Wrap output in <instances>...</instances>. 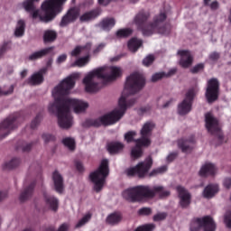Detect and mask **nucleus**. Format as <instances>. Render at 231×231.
Instances as JSON below:
<instances>
[{"label":"nucleus","mask_w":231,"mask_h":231,"mask_svg":"<svg viewBox=\"0 0 231 231\" xmlns=\"http://www.w3.org/2000/svg\"><path fill=\"white\" fill-rule=\"evenodd\" d=\"M144 85L145 80L142 74L137 72L131 74L126 79L125 89L118 101L117 107L97 119L88 120V125L99 127V125H113L114 124H116V122H119L122 116H124L126 109L132 107L136 102V99L131 98L130 96L140 91Z\"/></svg>","instance_id":"obj_1"},{"label":"nucleus","mask_w":231,"mask_h":231,"mask_svg":"<svg viewBox=\"0 0 231 231\" xmlns=\"http://www.w3.org/2000/svg\"><path fill=\"white\" fill-rule=\"evenodd\" d=\"M79 76L80 73L79 72L69 75L52 90L54 102L50 103L48 109L52 114L57 113L58 124L61 129H70L74 121L70 112L69 111V107L65 106L63 102L59 100V97L60 95L69 94L70 90L75 87L76 79H79Z\"/></svg>","instance_id":"obj_2"},{"label":"nucleus","mask_w":231,"mask_h":231,"mask_svg":"<svg viewBox=\"0 0 231 231\" xmlns=\"http://www.w3.org/2000/svg\"><path fill=\"white\" fill-rule=\"evenodd\" d=\"M123 75V69L117 66H103L88 72L82 83L88 93H96L100 89L98 79L113 81Z\"/></svg>","instance_id":"obj_3"},{"label":"nucleus","mask_w":231,"mask_h":231,"mask_svg":"<svg viewBox=\"0 0 231 231\" xmlns=\"http://www.w3.org/2000/svg\"><path fill=\"white\" fill-rule=\"evenodd\" d=\"M40 0H26L23 3V8L32 14L33 19H40L43 23L52 21L63 10V4L67 0H46L42 5V12L36 10L35 2Z\"/></svg>","instance_id":"obj_4"},{"label":"nucleus","mask_w":231,"mask_h":231,"mask_svg":"<svg viewBox=\"0 0 231 231\" xmlns=\"http://www.w3.org/2000/svg\"><path fill=\"white\" fill-rule=\"evenodd\" d=\"M170 190L166 189L162 185L150 186H136L125 189L123 192V198L129 202H142L145 199H152L156 195L164 199L169 197Z\"/></svg>","instance_id":"obj_5"},{"label":"nucleus","mask_w":231,"mask_h":231,"mask_svg":"<svg viewBox=\"0 0 231 231\" xmlns=\"http://www.w3.org/2000/svg\"><path fill=\"white\" fill-rule=\"evenodd\" d=\"M109 175V162L106 159H103L99 164V167L90 173L89 179L94 184V189L96 192H100L106 185V180Z\"/></svg>","instance_id":"obj_6"},{"label":"nucleus","mask_w":231,"mask_h":231,"mask_svg":"<svg viewBox=\"0 0 231 231\" xmlns=\"http://www.w3.org/2000/svg\"><path fill=\"white\" fill-rule=\"evenodd\" d=\"M155 125L152 122L145 123L141 129V138L135 141V147L132 149L133 158H141L143 156L142 147H149L151 145L150 136L153 131Z\"/></svg>","instance_id":"obj_7"},{"label":"nucleus","mask_w":231,"mask_h":231,"mask_svg":"<svg viewBox=\"0 0 231 231\" xmlns=\"http://www.w3.org/2000/svg\"><path fill=\"white\" fill-rule=\"evenodd\" d=\"M166 19L165 14H161L155 16L152 23H148L142 28L143 34L144 36H150L153 33L159 32L166 34L170 32L169 26H162V23Z\"/></svg>","instance_id":"obj_8"},{"label":"nucleus","mask_w":231,"mask_h":231,"mask_svg":"<svg viewBox=\"0 0 231 231\" xmlns=\"http://www.w3.org/2000/svg\"><path fill=\"white\" fill-rule=\"evenodd\" d=\"M153 161L152 157H147L144 161L140 162L135 167H131L126 170L128 177H138L143 179L149 175V171L152 169Z\"/></svg>","instance_id":"obj_9"},{"label":"nucleus","mask_w":231,"mask_h":231,"mask_svg":"<svg viewBox=\"0 0 231 231\" xmlns=\"http://www.w3.org/2000/svg\"><path fill=\"white\" fill-rule=\"evenodd\" d=\"M64 96L66 95H60L59 97V101L62 102L65 107H69V109H73L74 113L80 115L81 113H85L87 108L89 107L88 103L84 100L77 98H65Z\"/></svg>","instance_id":"obj_10"},{"label":"nucleus","mask_w":231,"mask_h":231,"mask_svg":"<svg viewBox=\"0 0 231 231\" xmlns=\"http://www.w3.org/2000/svg\"><path fill=\"white\" fill-rule=\"evenodd\" d=\"M200 228H204V231H216V224L213 218L206 216L191 222L190 231H199Z\"/></svg>","instance_id":"obj_11"},{"label":"nucleus","mask_w":231,"mask_h":231,"mask_svg":"<svg viewBox=\"0 0 231 231\" xmlns=\"http://www.w3.org/2000/svg\"><path fill=\"white\" fill-rule=\"evenodd\" d=\"M17 115L13 114L0 124V140L6 138L16 127Z\"/></svg>","instance_id":"obj_12"},{"label":"nucleus","mask_w":231,"mask_h":231,"mask_svg":"<svg viewBox=\"0 0 231 231\" xmlns=\"http://www.w3.org/2000/svg\"><path fill=\"white\" fill-rule=\"evenodd\" d=\"M198 90L196 89H189L185 97V99L178 106V113L179 115L184 116L190 113L192 107V101Z\"/></svg>","instance_id":"obj_13"},{"label":"nucleus","mask_w":231,"mask_h":231,"mask_svg":"<svg viewBox=\"0 0 231 231\" xmlns=\"http://www.w3.org/2000/svg\"><path fill=\"white\" fill-rule=\"evenodd\" d=\"M219 82L217 79H211L208 81V88H206V99L208 103L212 104L218 97Z\"/></svg>","instance_id":"obj_14"},{"label":"nucleus","mask_w":231,"mask_h":231,"mask_svg":"<svg viewBox=\"0 0 231 231\" xmlns=\"http://www.w3.org/2000/svg\"><path fill=\"white\" fill-rule=\"evenodd\" d=\"M206 129H208V133H210L215 136H218V138L223 137V135H221V127L219 123L211 113L206 114Z\"/></svg>","instance_id":"obj_15"},{"label":"nucleus","mask_w":231,"mask_h":231,"mask_svg":"<svg viewBox=\"0 0 231 231\" xmlns=\"http://www.w3.org/2000/svg\"><path fill=\"white\" fill-rule=\"evenodd\" d=\"M176 190L180 198V207L188 208L191 202V194L182 186H177Z\"/></svg>","instance_id":"obj_16"},{"label":"nucleus","mask_w":231,"mask_h":231,"mask_svg":"<svg viewBox=\"0 0 231 231\" xmlns=\"http://www.w3.org/2000/svg\"><path fill=\"white\" fill-rule=\"evenodd\" d=\"M80 11L79 8H72L70 9L66 15L63 16L60 26L64 27L69 23L74 22L79 15Z\"/></svg>","instance_id":"obj_17"},{"label":"nucleus","mask_w":231,"mask_h":231,"mask_svg":"<svg viewBox=\"0 0 231 231\" xmlns=\"http://www.w3.org/2000/svg\"><path fill=\"white\" fill-rule=\"evenodd\" d=\"M178 147L181 149L182 152H190L195 147L194 136L189 139H180L178 141Z\"/></svg>","instance_id":"obj_18"},{"label":"nucleus","mask_w":231,"mask_h":231,"mask_svg":"<svg viewBox=\"0 0 231 231\" xmlns=\"http://www.w3.org/2000/svg\"><path fill=\"white\" fill-rule=\"evenodd\" d=\"M217 173V169L215 166V164L211 162H206L202 167L200 168V176L202 177H208V176H214Z\"/></svg>","instance_id":"obj_19"},{"label":"nucleus","mask_w":231,"mask_h":231,"mask_svg":"<svg viewBox=\"0 0 231 231\" xmlns=\"http://www.w3.org/2000/svg\"><path fill=\"white\" fill-rule=\"evenodd\" d=\"M178 54L180 57V64L183 68H188L192 64L193 57H192L190 51H179Z\"/></svg>","instance_id":"obj_20"},{"label":"nucleus","mask_w":231,"mask_h":231,"mask_svg":"<svg viewBox=\"0 0 231 231\" xmlns=\"http://www.w3.org/2000/svg\"><path fill=\"white\" fill-rule=\"evenodd\" d=\"M219 191V187L217 184H209L204 189V192H202V197L204 199H210L214 198L216 194Z\"/></svg>","instance_id":"obj_21"},{"label":"nucleus","mask_w":231,"mask_h":231,"mask_svg":"<svg viewBox=\"0 0 231 231\" xmlns=\"http://www.w3.org/2000/svg\"><path fill=\"white\" fill-rule=\"evenodd\" d=\"M47 71V69H42L40 71L33 73L28 79V83L31 85H39L43 81V74Z\"/></svg>","instance_id":"obj_22"},{"label":"nucleus","mask_w":231,"mask_h":231,"mask_svg":"<svg viewBox=\"0 0 231 231\" xmlns=\"http://www.w3.org/2000/svg\"><path fill=\"white\" fill-rule=\"evenodd\" d=\"M91 49V43H87L86 45L83 46H76L71 51L70 55L72 57H79V55L87 54Z\"/></svg>","instance_id":"obj_23"},{"label":"nucleus","mask_w":231,"mask_h":231,"mask_svg":"<svg viewBox=\"0 0 231 231\" xmlns=\"http://www.w3.org/2000/svg\"><path fill=\"white\" fill-rule=\"evenodd\" d=\"M53 183H54V188L58 193H61L64 189V185H63V179L61 175L58 172L55 171L52 176Z\"/></svg>","instance_id":"obj_24"},{"label":"nucleus","mask_w":231,"mask_h":231,"mask_svg":"<svg viewBox=\"0 0 231 231\" xmlns=\"http://www.w3.org/2000/svg\"><path fill=\"white\" fill-rule=\"evenodd\" d=\"M116 21L115 18L106 17L100 22L99 27L104 31L108 32L116 25Z\"/></svg>","instance_id":"obj_25"},{"label":"nucleus","mask_w":231,"mask_h":231,"mask_svg":"<svg viewBox=\"0 0 231 231\" xmlns=\"http://www.w3.org/2000/svg\"><path fill=\"white\" fill-rule=\"evenodd\" d=\"M123 217L121 213L119 212H114L107 216L106 217V223L109 226H117L122 221Z\"/></svg>","instance_id":"obj_26"},{"label":"nucleus","mask_w":231,"mask_h":231,"mask_svg":"<svg viewBox=\"0 0 231 231\" xmlns=\"http://www.w3.org/2000/svg\"><path fill=\"white\" fill-rule=\"evenodd\" d=\"M43 197L46 202V205L52 210L56 211L58 208V199L53 196H50L47 192L43 193Z\"/></svg>","instance_id":"obj_27"},{"label":"nucleus","mask_w":231,"mask_h":231,"mask_svg":"<svg viewBox=\"0 0 231 231\" xmlns=\"http://www.w3.org/2000/svg\"><path fill=\"white\" fill-rule=\"evenodd\" d=\"M100 14L99 10L87 12L79 17L80 22H89L97 18Z\"/></svg>","instance_id":"obj_28"},{"label":"nucleus","mask_w":231,"mask_h":231,"mask_svg":"<svg viewBox=\"0 0 231 231\" xmlns=\"http://www.w3.org/2000/svg\"><path fill=\"white\" fill-rule=\"evenodd\" d=\"M124 144L119 142L110 143L107 145V150L110 152V154H116L117 152H120V151H123Z\"/></svg>","instance_id":"obj_29"},{"label":"nucleus","mask_w":231,"mask_h":231,"mask_svg":"<svg viewBox=\"0 0 231 231\" xmlns=\"http://www.w3.org/2000/svg\"><path fill=\"white\" fill-rule=\"evenodd\" d=\"M33 189H34V184H31L26 189H24V190L21 193L19 197L20 201L24 202L25 200L30 199L33 193Z\"/></svg>","instance_id":"obj_30"},{"label":"nucleus","mask_w":231,"mask_h":231,"mask_svg":"<svg viewBox=\"0 0 231 231\" xmlns=\"http://www.w3.org/2000/svg\"><path fill=\"white\" fill-rule=\"evenodd\" d=\"M20 164V160L14 158L8 162L3 163L2 168L4 171H11L17 168Z\"/></svg>","instance_id":"obj_31"},{"label":"nucleus","mask_w":231,"mask_h":231,"mask_svg":"<svg viewBox=\"0 0 231 231\" xmlns=\"http://www.w3.org/2000/svg\"><path fill=\"white\" fill-rule=\"evenodd\" d=\"M52 48H46L38 51H35L33 53H32L29 56V60H36L38 59H41L42 57L45 56L46 54H48L50 52V51H51Z\"/></svg>","instance_id":"obj_32"},{"label":"nucleus","mask_w":231,"mask_h":231,"mask_svg":"<svg viewBox=\"0 0 231 231\" xmlns=\"http://www.w3.org/2000/svg\"><path fill=\"white\" fill-rule=\"evenodd\" d=\"M25 31V23L23 20H19L14 30V35L18 38L22 37L24 34Z\"/></svg>","instance_id":"obj_33"},{"label":"nucleus","mask_w":231,"mask_h":231,"mask_svg":"<svg viewBox=\"0 0 231 231\" xmlns=\"http://www.w3.org/2000/svg\"><path fill=\"white\" fill-rule=\"evenodd\" d=\"M143 44V42L141 40H138L136 38H133L128 42V48L131 51L135 52Z\"/></svg>","instance_id":"obj_34"},{"label":"nucleus","mask_w":231,"mask_h":231,"mask_svg":"<svg viewBox=\"0 0 231 231\" xmlns=\"http://www.w3.org/2000/svg\"><path fill=\"white\" fill-rule=\"evenodd\" d=\"M168 171V167L166 165L153 169L150 173H149V177L150 178H154L157 177L159 175H162L164 173H166V171Z\"/></svg>","instance_id":"obj_35"},{"label":"nucleus","mask_w":231,"mask_h":231,"mask_svg":"<svg viewBox=\"0 0 231 231\" xmlns=\"http://www.w3.org/2000/svg\"><path fill=\"white\" fill-rule=\"evenodd\" d=\"M90 60V56H85L78 59L72 66H78V67H84L86 66Z\"/></svg>","instance_id":"obj_36"},{"label":"nucleus","mask_w":231,"mask_h":231,"mask_svg":"<svg viewBox=\"0 0 231 231\" xmlns=\"http://www.w3.org/2000/svg\"><path fill=\"white\" fill-rule=\"evenodd\" d=\"M149 16H150L149 13L142 12L138 14L137 16L135 17V23L137 24L143 23L149 18Z\"/></svg>","instance_id":"obj_37"},{"label":"nucleus","mask_w":231,"mask_h":231,"mask_svg":"<svg viewBox=\"0 0 231 231\" xmlns=\"http://www.w3.org/2000/svg\"><path fill=\"white\" fill-rule=\"evenodd\" d=\"M62 143L65 145V147H68V149H69V151H74L75 141L73 138L66 137L62 140Z\"/></svg>","instance_id":"obj_38"},{"label":"nucleus","mask_w":231,"mask_h":231,"mask_svg":"<svg viewBox=\"0 0 231 231\" xmlns=\"http://www.w3.org/2000/svg\"><path fill=\"white\" fill-rule=\"evenodd\" d=\"M91 219V214L88 213L86 214L76 225V228H80L84 226L86 224L88 223V221Z\"/></svg>","instance_id":"obj_39"},{"label":"nucleus","mask_w":231,"mask_h":231,"mask_svg":"<svg viewBox=\"0 0 231 231\" xmlns=\"http://www.w3.org/2000/svg\"><path fill=\"white\" fill-rule=\"evenodd\" d=\"M91 219V214L88 213L86 214L76 225V228H80L84 226L86 224L88 223V221Z\"/></svg>","instance_id":"obj_40"},{"label":"nucleus","mask_w":231,"mask_h":231,"mask_svg":"<svg viewBox=\"0 0 231 231\" xmlns=\"http://www.w3.org/2000/svg\"><path fill=\"white\" fill-rule=\"evenodd\" d=\"M57 33L54 31H46L44 33L45 42H52L56 39Z\"/></svg>","instance_id":"obj_41"},{"label":"nucleus","mask_w":231,"mask_h":231,"mask_svg":"<svg viewBox=\"0 0 231 231\" xmlns=\"http://www.w3.org/2000/svg\"><path fill=\"white\" fill-rule=\"evenodd\" d=\"M171 74H172L171 72H170V73H168V74H166V73H164V72H158V73H155V74H153L152 77V82H156V81H158V80H160V79H163V78H166V77L171 76Z\"/></svg>","instance_id":"obj_42"},{"label":"nucleus","mask_w":231,"mask_h":231,"mask_svg":"<svg viewBox=\"0 0 231 231\" xmlns=\"http://www.w3.org/2000/svg\"><path fill=\"white\" fill-rule=\"evenodd\" d=\"M155 226L153 224H148L144 226H141L135 229V231H153Z\"/></svg>","instance_id":"obj_43"},{"label":"nucleus","mask_w":231,"mask_h":231,"mask_svg":"<svg viewBox=\"0 0 231 231\" xmlns=\"http://www.w3.org/2000/svg\"><path fill=\"white\" fill-rule=\"evenodd\" d=\"M132 32H133V31L131 29H122L116 32V35L118 37H127V36L131 35Z\"/></svg>","instance_id":"obj_44"},{"label":"nucleus","mask_w":231,"mask_h":231,"mask_svg":"<svg viewBox=\"0 0 231 231\" xmlns=\"http://www.w3.org/2000/svg\"><path fill=\"white\" fill-rule=\"evenodd\" d=\"M224 224L227 228H231V211H227L226 215H224Z\"/></svg>","instance_id":"obj_45"},{"label":"nucleus","mask_w":231,"mask_h":231,"mask_svg":"<svg viewBox=\"0 0 231 231\" xmlns=\"http://www.w3.org/2000/svg\"><path fill=\"white\" fill-rule=\"evenodd\" d=\"M11 49L10 42H5L0 48V55Z\"/></svg>","instance_id":"obj_46"},{"label":"nucleus","mask_w":231,"mask_h":231,"mask_svg":"<svg viewBox=\"0 0 231 231\" xmlns=\"http://www.w3.org/2000/svg\"><path fill=\"white\" fill-rule=\"evenodd\" d=\"M135 134V132H128L127 134H125V140L126 141V143H130L131 142H134Z\"/></svg>","instance_id":"obj_47"},{"label":"nucleus","mask_w":231,"mask_h":231,"mask_svg":"<svg viewBox=\"0 0 231 231\" xmlns=\"http://www.w3.org/2000/svg\"><path fill=\"white\" fill-rule=\"evenodd\" d=\"M155 58L153 55H148L143 60V63L144 66H150L153 61Z\"/></svg>","instance_id":"obj_48"},{"label":"nucleus","mask_w":231,"mask_h":231,"mask_svg":"<svg viewBox=\"0 0 231 231\" xmlns=\"http://www.w3.org/2000/svg\"><path fill=\"white\" fill-rule=\"evenodd\" d=\"M166 217V213H158L154 216L153 220L154 222H161L163 221Z\"/></svg>","instance_id":"obj_49"},{"label":"nucleus","mask_w":231,"mask_h":231,"mask_svg":"<svg viewBox=\"0 0 231 231\" xmlns=\"http://www.w3.org/2000/svg\"><path fill=\"white\" fill-rule=\"evenodd\" d=\"M141 216H149L152 214V210L149 208H143L139 210Z\"/></svg>","instance_id":"obj_50"},{"label":"nucleus","mask_w":231,"mask_h":231,"mask_svg":"<svg viewBox=\"0 0 231 231\" xmlns=\"http://www.w3.org/2000/svg\"><path fill=\"white\" fill-rule=\"evenodd\" d=\"M42 139H43L44 143H47V142H51V140H54V136H52L50 134H43Z\"/></svg>","instance_id":"obj_51"},{"label":"nucleus","mask_w":231,"mask_h":231,"mask_svg":"<svg viewBox=\"0 0 231 231\" xmlns=\"http://www.w3.org/2000/svg\"><path fill=\"white\" fill-rule=\"evenodd\" d=\"M177 153L176 152H171V153H170L168 156H167V158H166V162H168V163H171V162H173V160H175V158H177Z\"/></svg>","instance_id":"obj_52"},{"label":"nucleus","mask_w":231,"mask_h":231,"mask_svg":"<svg viewBox=\"0 0 231 231\" xmlns=\"http://www.w3.org/2000/svg\"><path fill=\"white\" fill-rule=\"evenodd\" d=\"M224 188L229 189L231 188V178H226L224 179Z\"/></svg>","instance_id":"obj_53"},{"label":"nucleus","mask_w":231,"mask_h":231,"mask_svg":"<svg viewBox=\"0 0 231 231\" xmlns=\"http://www.w3.org/2000/svg\"><path fill=\"white\" fill-rule=\"evenodd\" d=\"M203 68H204V64L200 63V64L195 66V67L192 69L191 71H192L193 73H197V72L202 70Z\"/></svg>","instance_id":"obj_54"},{"label":"nucleus","mask_w":231,"mask_h":231,"mask_svg":"<svg viewBox=\"0 0 231 231\" xmlns=\"http://www.w3.org/2000/svg\"><path fill=\"white\" fill-rule=\"evenodd\" d=\"M106 47V43H100L97 48L94 50V53L97 54L100 52Z\"/></svg>","instance_id":"obj_55"},{"label":"nucleus","mask_w":231,"mask_h":231,"mask_svg":"<svg viewBox=\"0 0 231 231\" xmlns=\"http://www.w3.org/2000/svg\"><path fill=\"white\" fill-rule=\"evenodd\" d=\"M66 60H67V55L61 54L58 57L57 63L60 64V63L64 62Z\"/></svg>","instance_id":"obj_56"},{"label":"nucleus","mask_w":231,"mask_h":231,"mask_svg":"<svg viewBox=\"0 0 231 231\" xmlns=\"http://www.w3.org/2000/svg\"><path fill=\"white\" fill-rule=\"evenodd\" d=\"M76 169L79 171L82 172L84 171L83 164L80 162H76Z\"/></svg>","instance_id":"obj_57"},{"label":"nucleus","mask_w":231,"mask_h":231,"mask_svg":"<svg viewBox=\"0 0 231 231\" xmlns=\"http://www.w3.org/2000/svg\"><path fill=\"white\" fill-rule=\"evenodd\" d=\"M69 230V225L68 224H62L58 231H68Z\"/></svg>","instance_id":"obj_58"},{"label":"nucleus","mask_w":231,"mask_h":231,"mask_svg":"<svg viewBox=\"0 0 231 231\" xmlns=\"http://www.w3.org/2000/svg\"><path fill=\"white\" fill-rule=\"evenodd\" d=\"M13 91H14V87L10 86L8 91H1L0 90V94L8 95V94H11Z\"/></svg>","instance_id":"obj_59"},{"label":"nucleus","mask_w":231,"mask_h":231,"mask_svg":"<svg viewBox=\"0 0 231 231\" xmlns=\"http://www.w3.org/2000/svg\"><path fill=\"white\" fill-rule=\"evenodd\" d=\"M209 6L211 7V9L217 10L219 7V4L217 1H215V2L211 3V5Z\"/></svg>","instance_id":"obj_60"},{"label":"nucleus","mask_w":231,"mask_h":231,"mask_svg":"<svg viewBox=\"0 0 231 231\" xmlns=\"http://www.w3.org/2000/svg\"><path fill=\"white\" fill-rule=\"evenodd\" d=\"M110 2L111 0H98L99 5L104 6H106Z\"/></svg>","instance_id":"obj_61"},{"label":"nucleus","mask_w":231,"mask_h":231,"mask_svg":"<svg viewBox=\"0 0 231 231\" xmlns=\"http://www.w3.org/2000/svg\"><path fill=\"white\" fill-rule=\"evenodd\" d=\"M219 58V54L218 53H211V55H209V59L216 60Z\"/></svg>","instance_id":"obj_62"},{"label":"nucleus","mask_w":231,"mask_h":231,"mask_svg":"<svg viewBox=\"0 0 231 231\" xmlns=\"http://www.w3.org/2000/svg\"><path fill=\"white\" fill-rule=\"evenodd\" d=\"M7 193L5 191L0 192V202H2L5 199H6Z\"/></svg>","instance_id":"obj_63"},{"label":"nucleus","mask_w":231,"mask_h":231,"mask_svg":"<svg viewBox=\"0 0 231 231\" xmlns=\"http://www.w3.org/2000/svg\"><path fill=\"white\" fill-rule=\"evenodd\" d=\"M28 74V69H24L20 72L21 78L23 79L27 76Z\"/></svg>","instance_id":"obj_64"}]
</instances>
